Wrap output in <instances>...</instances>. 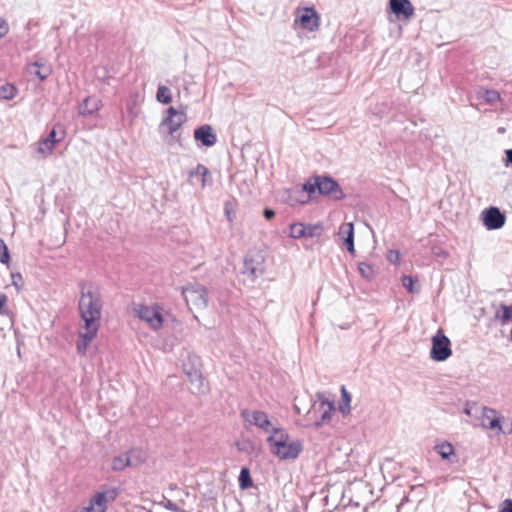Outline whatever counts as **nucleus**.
I'll return each instance as SVG.
<instances>
[{
  "instance_id": "obj_1",
  "label": "nucleus",
  "mask_w": 512,
  "mask_h": 512,
  "mask_svg": "<svg viewBox=\"0 0 512 512\" xmlns=\"http://www.w3.org/2000/svg\"><path fill=\"white\" fill-rule=\"evenodd\" d=\"M81 297L79 300V313L84 322V328L99 329L102 317L101 294L92 286L82 283Z\"/></svg>"
},
{
  "instance_id": "obj_2",
  "label": "nucleus",
  "mask_w": 512,
  "mask_h": 512,
  "mask_svg": "<svg viewBox=\"0 0 512 512\" xmlns=\"http://www.w3.org/2000/svg\"><path fill=\"white\" fill-rule=\"evenodd\" d=\"M267 443L271 453L280 460H294L303 450L302 442L298 439L290 441L288 432L283 428L269 435Z\"/></svg>"
},
{
  "instance_id": "obj_3",
  "label": "nucleus",
  "mask_w": 512,
  "mask_h": 512,
  "mask_svg": "<svg viewBox=\"0 0 512 512\" xmlns=\"http://www.w3.org/2000/svg\"><path fill=\"white\" fill-rule=\"evenodd\" d=\"M182 295L186 301L189 309L202 310L208 305V295L206 288L199 284H189L182 290Z\"/></svg>"
},
{
  "instance_id": "obj_4",
  "label": "nucleus",
  "mask_w": 512,
  "mask_h": 512,
  "mask_svg": "<svg viewBox=\"0 0 512 512\" xmlns=\"http://www.w3.org/2000/svg\"><path fill=\"white\" fill-rule=\"evenodd\" d=\"M166 113L167 115L159 124V133L172 136L186 121V113L174 107H169Z\"/></svg>"
},
{
  "instance_id": "obj_5",
  "label": "nucleus",
  "mask_w": 512,
  "mask_h": 512,
  "mask_svg": "<svg viewBox=\"0 0 512 512\" xmlns=\"http://www.w3.org/2000/svg\"><path fill=\"white\" fill-rule=\"evenodd\" d=\"M452 354L451 342L449 338L438 330L436 335L432 338V347L430 350V357L434 361L442 362L447 360Z\"/></svg>"
},
{
  "instance_id": "obj_6",
  "label": "nucleus",
  "mask_w": 512,
  "mask_h": 512,
  "mask_svg": "<svg viewBox=\"0 0 512 512\" xmlns=\"http://www.w3.org/2000/svg\"><path fill=\"white\" fill-rule=\"evenodd\" d=\"M265 271L264 257L260 252H249L243 263L242 273L247 275L251 281H255L262 276Z\"/></svg>"
},
{
  "instance_id": "obj_7",
  "label": "nucleus",
  "mask_w": 512,
  "mask_h": 512,
  "mask_svg": "<svg viewBox=\"0 0 512 512\" xmlns=\"http://www.w3.org/2000/svg\"><path fill=\"white\" fill-rule=\"evenodd\" d=\"M243 419L251 425L258 427L266 433L274 434V431L281 430L282 428L273 425L267 413L259 410H243L241 412Z\"/></svg>"
},
{
  "instance_id": "obj_8",
  "label": "nucleus",
  "mask_w": 512,
  "mask_h": 512,
  "mask_svg": "<svg viewBox=\"0 0 512 512\" xmlns=\"http://www.w3.org/2000/svg\"><path fill=\"white\" fill-rule=\"evenodd\" d=\"M135 312L136 315L141 320L145 321L151 329L159 330L162 328L164 319L161 313V308L158 305H139Z\"/></svg>"
},
{
  "instance_id": "obj_9",
  "label": "nucleus",
  "mask_w": 512,
  "mask_h": 512,
  "mask_svg": "<svg viewBox=\"0 0 512 512\" xmlns=\"http://www.w3.org/2000/svg\"><path fill=\"white\" fill-rule=\"evenodd\" d=\"M318 403L314 404L315 412L319 413V418L313 423V426L319 428L330 423L332 415L335 412L333 401L328 400L323 394L318 393Z\"/></svg>"
},
{
  "instance_id": "obj_10",
  "label": "nucleus",
  "mask_w": 512,
  "mask_h": 512,
  "mask_svg": "<svg viewBox=\"0 0 512 512\" xmlns=\"http://www.w3.org/2000/svg\"><path fill=\"white\" fill-rule=\"evenodd\" d=\"M317 178L318 183H316L315 186H318V194L328 195L334 200H342L345 198V194L343 193L340 185L332 177L317 176Z\"/></svg>"
},
{
  "instance_id": "obj_11",
  "label": "nucleus",
  "mask_w": 512,
  "mask_h": 512,
  "mask_svg": "<svg viewBox=\"0 0 512 512\" xmlns=\"http://www.w3.org/2000/svg\"><path fill=\"white\" fill-rule=\"evenodd\" d=\"M483 225L487 230H498L505 225L506 216L498 207L491 206L481 212Z\"/></svg>"
},
{
  "instance_id": "obj_12",
  "label": "nucleus",
  "mask_w": 512,
  "mask_h": 512,
  "mask_svg": "<svg viewBox=\"0 0 512 512\" xmlns=\"http://www.w3.org/2000/svg\"><path fill=\"white\" fill-rule=\"evenodd\" d=\"M117 496L115 489L97 492L90 500L88 507L83 512H105L107 503L113 501Z\"/></svg>"
},
{
  "instance_id": "obj_13",
  "label": "nucleus",
  "mask_w": 512,
  "mask_h": 512,
  "mask_svg": "<svg viewBox=\"0 0 512 512\" xmlns=\"http://www.w3.org/2000/svg\"><path fill=\"white\" fill-rule=\"evenodd\" d=\"M303 29L315 31L319 27V15L313 7L303 8L301 14L296 19Z\"/></svg>"
},
{
  "instance_id": "obj_14",
  "label": "nucleus",
  "mask_w": 512,
  "mask_h": 512,
  "mask_svg": "<svg viewBox=\"0 0 512 512\" xmlns=\"http://www.w3.org/2000/svg\"><path fill=\"white\" fill-rule=\"evenodd\" d=\"M389 8L398 18L410 19L415 9L410 0H389Z\"/></svg>"
},
{
  "instance_id": "obj_15",
  "label": "nucleus",
  "mask_w": 512,
  "mask_h": 512,
  "mask_svg": "<svg viewBox=\"0 0 512 512\" xmlns=\"http://www.w3.org/2000/svg\"><path fill=\"white\" fill-rule=\"evenodd\" d=\"M194 138L196 141L201 142L205 147H211L217 141V135L213 131V128L208 124L196 128L194 131Z\"/></svg>"
},
{
  "instance_id": "obj_16",
  "label": "nucleus",
  "mask_w": 512,
  "mask_h": 512,
  "mask_svg": "<svg viewBox=\"0 0 512 512\" xmlns=\"http://www.w3.org/2000/svg\"><path fill=\"white\" fill-rule=\"evenodd\" d=\"M316 183H318L317 176L309 178L307 182L302 185L301 189L296 191L299 196L295 197V202L301 204L307 203L309 195L318 192V186H315Z\"/></svg>"
},
{
  "instance_id": "obj_17",
  "label": "nucleus",
  "mask_w": 512,
  "mask_h": 512,
  "mask_svg": "<svg viewBox=\"0 0 512 512\" xmlns=\"http://www.w3.org/2000/svg\"><path fill=\"white\" fill-rule=\"evenodd\" d=\"M338 235L342 237L349 253H355L354 246V225L352 222H346L340 225Z\"/></svg>"
},
{
  "instance_id": "obj_18",
  "label": "nucleus",
  "mask_w": 512,
  "mask_h": 512,
  "mask_svg": "<svg viewBox=\"0 0 512 512\" xmlns=\"http://www.w3.org/2000/svg\"><path fill=\"white\" fill-rule=\"evenodd\" d=\"M101 100L95 96L86 97L79 105V115L90 116L100 110Z\"/></svg>"
},
{
  "instance_id": "obj_19",
  "label": "nucleus",
  "mask_w": 512,
  "mask_h": 512,
  "mask_svg": "<svg viewBox=\"0 0 512 512\" xmlns=\"http://www.w3.org/2000/svg\"><path fill=\"white\" fill-rule=\"evenodd\" d=\"M183 370L191 385L194 386L197 392L203 393V377L200 370L195 367H188L186 363L183 364Z\"/></svg>"
},
{
  "instance_id": "obj_20",
  "label": "nucleus",
  "mask_w": 512,
  "mask_h": 512,
  "mask_svg": "<svg viewBox=\"0 0 512 512\" xmlns=\"http://www.w3.org/2000/svg\"><path fill=\"white\" fill-rule=\"evenodd\" d=\"M61 127L60 125L55 126L48 134V136L40 143L39 151L42 153L48 152L51 153L57 143H59L63 137L65 132L62 131V136L57 138V128Z\"/></svg>"
},
{
  "instance_id": "obj_21",
  "label": "nucleus",
  "mask_w": 512,
  "mask_h": 512,
  "mask_svg": "<svg viewBox=\"0 0 512 512\" xmlns=\"http://www.w3.org/2000/svg\"><path fill=\"white\" fill-rule=\"evenodd\" d=\"M84 332L79 333L80 340L77 341L76 347L77 351L80 354H85L88 345L93 341V339L96 337L97 332L99 329L95 328H84Z\"/></svg>"
},
{
  "instance_id": "obj_22",
  "label": "nucleus",
  "mask_w": 512,
  "mask_h": 512,
  "mask_svg": "<svg viewBox=\"0 0 512 512\" xmlns=\"http://www.w3.org/2000/svg\"><path fill=\"white\" fill-rule=\"evenodd\" d=\"M434 450L441 456L443 460L449 463L456 462L455 449L453 445L448 441H443L434 446Z\"/></svg>"
},
{
  "instance_id": "obj_23",
  "label": "nucleus",
  "mask_w": 512,
  "mask_h": 512,
  "mask_svg": "<svg viewBox=\"0 0 512 512\" xmlns=\"http://www.w3.org/2000/svg\"><path fill=\"white\" fill-rule=\"evenodd\" d=\"M190 177H199L201 186L206 187L212 184V176L208 168L203 164H197L194 169L189 172Z\"/></svg>"
},
{
  "instance_id": "obj_24",
  "label": "nucleus",
  "mask_w": 512,
  "mask_h": 512,
  "mask_svg": "<svg viewBox=\"0 0 512 512\" xmlns=\"http://www.w3.org/2000/svg\"><path fill=\"white\" fill-rule=\"evenodd\" d=\"M488 412H490L493 415L496 414V411L493 410V409H489ZM486 419L489 422L487 424H484L485 427H487L489 429H492V430H497L498 433H500V432H502L504 434L512 433V422H511V427L507 431H505V430H503V428H502V426L500 424V418L499 417L493 416L492 418H490L488 415H486Z\"/></svg>"
},
{
  "instance_id": "obj_25",
  "label": "nucleus",
  "mask_w": 512,
  "mask_h": 512,
  "mask_svg": "<svg viewBox=\"0 0 512 512\" xmlns=\"http://www.w3.org/2000/svg\"><path fill=\"white\" fill-rule=\"evenodd\" d=\"M351 394L347 391L345 386L341 387V400L339 403V410L340 412L346 416L351 411Z\"/></svg>"
},
{
  "instance_id": "obj_26",
  "label": "nucleus",
  "mask_w": 512,
  "mask_h": 512,
  "mask_svg": "<svg viewBox=\"0 0 512 512\" xmlns=\"http://www.w3.org/2000/svg\"><path fill=\"white\" fill-rule=\"evenodd\" d=\"M31 73H34L40 80H45L51 74V68L45 64L35 62L31 65Z\"/></svg>"
},
{
  "instance_id": "obj_27",
  "label": "nucleus",
  "mask_w": 512,
  "mask_h": 512,
  "mask_svg": "<svg viewBox=\"0 0 512 512\" xmlns=\"http://www.w3.org/2000/svg\"><path fill=\"white\" fill-rule=\"evenodd\" d=\"M17 93V87L11 83H5L0 86V99L11 100L17 95Z\"/></svg>"
},
{
  "instance_id": "obj_28",
  "label": "nucleus",
  "mask_w": 512,
  "mask_h": 512,
  "mask_svg": "<svg viewBox=\"0 0 512 512\" xmlns=\"http://www.w3.org/2000/svg\"><path fill=\"white\" fill-rule=\"evenodd\" d=\"M156 99L163 104H169L172 101L171 90L165 85H159L156 93Z\"/></svg>"
},
{
  "instance_id": "obj_29",
  "label": "nucleus",
  "mask_w": 512,
  "mask_h": 512,
  "mask_svg": "<svg viewBox=\"0 0 512 512\" xmlns=\"http://www.w3.org/2000/svg\"><path fill=\"white\" fill-rule=\"evenodd\" d=\"M239 486L242 490L248 489L253 485V481L248 468L243 467L239 474Z\"/></svg>"
},
{
  "instance_id": "obj_30",
  "label": "nucleus",
  "mask_w": 512,
  "mask_h": 512,
  "mask_svg": "<svg viewBox=\"0 0 512 512\" xmlns=\"http://www.w3.org/2000/svg\"><path fill=\"white\" fill-rule=\"evenodd\" d=\"M130 465V458L128 454H121L114 457L112 461V469L115 471H121Z\"/></svg>"
},
{
  "instance_id": "obj_31",
  "label": "nucleus",
  "mask_w": 512,
  "mask_h": 512,
  "mask_svg": "<svg viewBox=\"0 0 512 512\" xmlns=\"http://www.w3.org/2000/svg\"><path fill=\"white\" fill-rule=\"evenodd\" d=\"M289 235L292 238L298 239L305 237V224L294 223L289 227Z\"/></svg>"
},
{
  "instance_id": "obj_32",
  "label": "nucleus",
  "mask_w": 512,
  "mask_h": 512,
  "mask_svg": "<svg viewBox=\"0 0 512 512\" xmlns=\"http://www.w3.org/2000/svg\"><path fill=\"white\" fill-rule=\"evenodd\" d=\"M481 98L487 104H494L500 99V94L496 90L486 89L483 91Z\"/></svg>"
},
{
  "instance_id": "obj_33",
  "label": "nucleus",
  "mask_w": 512,
  "mask_h": 512,
  "mask_svg": "<svg viewBox=\"0 0 512 512\" xmlns=\"http://www.w3.org/2000/svg\"><path fill=\"white\" fill-rule=\"evenodd\" d=\"M495 317L500 320L501 324H506L509 320H512V305H502V314L496 313Z\"/></svg>"
},
{
  "instance_id": "obj_34",
  "label": "nucleus",
  "mask_w": 512,
  "mask_h": 512,
  "mask_svg": "<svg viewBox=\"0 0 512 512\" xmlns=\"http://www.w3.org/2000/svg\"><path fill=\"white\" fill-rule=\"evenodd\" d=\"M323 232L321 225L305 224V237H319Z\"/></svg>"
},
{
  "instance_id": "obj_35",
  "label": "nucleus",
  "mask_w": 512,
  "mask_h": 512,
  "mask_svg": "<svg viewBox=\"0 0 512 512\" xmlns=\"http://www.w3.org/2000/svg\"><path fill=\"white\" fill-rule=\"evenodd\" d=\"M358 271L360 275L367 280L371 279L374 276L373 268L371 267L370 264L366 262H360L358 264Z\"/></svg>"
},
{
  "instance_id": "obj_36",
  "label": "nucleus",
  "mask_w": 512,
  "mask_h": 512,
  "mask_svg": "<svg viewBox=\"0 0 512 512\" xmlns=\"http://www.w3.org/2000/svg\"><path fill=\"white\" fill-rule=\"evenodd\" d=\"M10 260V255L5 242L0 239V262L7 264Z\"/></svg>"
},
{
  "instance_id": "obj_37",
  "label": "nucleus",
  "mask_w": 512,
  "mask_h": 512,
  "mask_svg": "<svg viewBox=\"0 0 512 512\" xmlns=\"http://www.w3.org/2000/svg\"><path fill=\"white\" fill-rule=\"evenodd\" d=\"M402 284L410 293L418 292V290L414 288V279L411 276L404 275L402 277Z\"/></svg>"
},
{
  "instance_id": "obj_38",
  "label": "nucleus",
  "mask_w": 512,
  "mask_h": 512,
  "mask_svg": "<svg viewBox=\"0 0 512 512\" xmlns=\"http://www.w3.org/2000/svg\"><path fill=\"white\" fill-rule=\"evenodd\" d=\"M499 512H512V499H505L500 505Z\"/></svg>"
},
{
  "instance_id": "obj_39",
  "label": "nucleus",
  "mask_w": 512,
  "mask_h": 512,
  "mask_svg": "<svg viewBox=\"0 0 512 512\" xmlns=\"http://www.w3.org/2000/svg\"><path fill=\"white\" fill-rule=\"evenodd\" d=\"M387 258L391 263H397L400 259V254L398 251L390 250Z\"/></svg>"
},
{
  "instance_id": "obj_40",
  "label": "nucleus",
  "mask_w": 512,
  "mask_h": 512,
  "mask_svg": "<svg viewBox=\"0 0 512 512\" xmlns=\"http://www.w3.org/2000/svg\"><path fill=\"white\" fill-rule=\"evenodd\" d=\"M8 32V26L4 19L0 17V39L3 38Z\"/></svg>"
},
{
  "instance_id": "obj_41",
  "label": "nucleus",
  "mask_w": 512,
  "mask_h": 512,
  "mask_svg": "<svg viewBox=\"0 0 512 512\" xmlns=\"http://www.w3.org/2000/svg\"><path fill=\"white\" fill-rule=\"evenodd\" d=\"M263 215L267 220H271L275 216V211L270 208H265Z\"/></svg>"
},
{
  "instance_id": "obj_42",
  "label": "nucleus",
  "mask_w": 512,
  "mask_h": 512,
  "mask_svg": "<svg viewBox=\"0 0 512 512\" xmlns=\"http://www.w3.org/2000/svg\"><path fill=\"white\" fill-rule=\"evenodd\" d=\"M505 154H506V160H505L506 166H508V165L512 166V149L506 150Z\"/></svg>"
},
{
  "instance_id": "obj_43",
  "label": "nucleus",
  "mask_w": 512,
  "mask_h": 512,
  "mask_svg": "<svg viewBox=\"0 0 512 512\" xmlns=\"http://www.w3.org/2000/svg\"><path fill=\"white\" fill-rule=\"evenodd\" d=\"M7 296L0 292V313H3V307L6 305Z\"/></svg>"
},
{
  "instance_id": "obj_44",
  "label": "nucleus",
  "mask_w": 512,
  "mask_h": 512,
  "mask_svg": "<svg viewBox=\"0 0 512 512\" xmlns=\"http://www.w3.org/2000/svg\"><path fill=\"white\" fill-rule=\"evenodd\" d=\"M12 278H13V285H15V286H18V282H16V279H19V281L22 280V276L20 273L12 274Z\"/></svg>"
},
{
  "instance_id": "obj_45",
  "label": "nucleus",
  "mask_w": 512,
  "mask_h": 512,
  "mask_svg": "<svg viewBox=\"0 0 512 512\" xmlns=\"http://www.w3.org/2000/svg\"><path fill=\"white\" fill-rule=\"evenodd\" d=\"M167 508L172 510V511H175L177 509V506H176L175 503L169 502L168 505H167Z\"/></svg>"
},
{
  "instance_id": "obj_46",
  "label": "nucleus",
  "mask_w": 512,
  "mask_h": 512,
  "mask_svg": "<svg viewBox=\"0 0 512 512\" xmlns=\"http://www.w3.org/2000/svg\"><path fill=\"white\" fill-rule=\"evenodd\" d=\"M438 256H444L446 257L447 256V253L445 251H441V252H438L436 253Z\"/></svg>"
},
{
  "instance_id": "obj_47",
  "label": "nucleus",
  "mask_w": 512,
  "mask_h": 512,
  "mask_svg": "<svg viewBox=\"0 0 512 512\" xmlns=\"http://www.w3.org/2000/svg\"><path fill=\"white\" fill-rule=\"evenodd\" d=\"M243 444H244L245 446H246V445H247V446H250V447L252 446V442H251V441H249V440L244 441V442H243Z\"/></svg>"
},
{
  "instance_id": "obj_48",
  "label": "nucleus",
  "mask_w": 512,
  "mask_h": 512,
  "mask_svg": "<svg viewBox=\"0 0 512 512\" xmlns=\"http://www.w3.org/2000/svg\"><path fill=\"white\" fill-rule=\"evenodd\" d=\"M464 412H465V414L470 415V409L465 408V409H464Z\"/></svg>"
}]
</instances>
